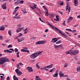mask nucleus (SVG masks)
I'll return each mask as SVG.
<instances>
[{
	"instance_id": "9",
	"label": "nucleus",
	"mask_w": 80,
	"mask_h": 80,
	"mask_svg": "<svg viewBox=\"0 0 80 80\" xmlns=\"http://www.w3.org/2000/svg\"><path fill=\"white\" fill-rule=\"evenodd\" d=\"M74 6L77 7L78 5V0H74Z\"/></svg>"
},
{
	"instance_id": "46",
	"label": "nucleus",
	"mask_w": 80,
	"mask_h": 80,
	"mask_svg": "<svg viewBox=\"0 0 80 80\" xmlns=\"http://www.w3.org/2000/svg\"><path fill=\"white\" fill-rule=\"evenodd\" d=\"M53 71V69H51V70L49 71V72H52Z\"/></svg>"
},
{
	"instance_id": "21",
	"label": "nucleus",
	"mask_w": 80,
	"mask_h": 80,
	"mask_svg": "<svg viewBox=\"0 0 80 80\" xmlns=\"http://www.w3.org/2000/svg\"><path fill=\"white\" fill-rule=\"evenodd\" d=\"M38 63L37 64H36V67L37 68L38 70H39V69H40V66H38Z\"/></svg>"
},
{
	"instance_id": "59",
	"label": "nucleus",
	"mask_w": 80,
	"mask_h": 80,
	"mask_svg": "<svg viewBox=\"0 0 80 80\" xmlns=\"http://www.w3.org/2000/svg\"><path fill=\"white\" fill-rule=\"evenodd\" d=\"M76 32V30H73L72 31V32H73L74 33H75V32Z\"/></svg>"
},
{
	"instance_id": "1",
	"label": "nucleus",
	"mask_w": 80,
	"mask_h": 80,
	"mask_svg": "<svg viewBox=\"0 0 80 80\" xmlns=\"http://www.w3.org/2000/svg\"><path fill=\"white\" fill-rule=\"evenodd\" d=\"M10 60L6 57L0 58V65H3L5 62H9Z\"/></svg>"
},
{
	"instance_id": "6",
	"label": "nucleus",
	"mask_w": 80,
	"mask_h": 80,
	"mask_svg": "<svg viewBox=\"0 0 80 80\" xmlns=\"http://www.w3.org/2000/svg\"><path fill=\"white\" fill-rule=\"evenodd\" d=\"M54 30H56V31L58 32L59 33L62 35L63 34V32H62V31H60L59 29H58V28H57L56 27H55V29H54Z\"/></svg>"
},
{
	"instance_id": "52",
	"label": "nucleus",
	"mask_w": 80,
	"mask_h": 80,
	"mask_svg": "<svg viewBox=\"0 0 80 80\" xmlns=\"http://www.w3.org/2000/svg\"><path fill=\"white\" fill-rule=\"evenodd\" d=\"M22 35H23V34L21 33H20L19 34V36L20 37H22Z\"/></svg>"
},
{
	"instance_id": "35",
	"label": "nucleus",
	"mask_w": 80,
	"mask_h": 80,
	"mask_svg": "<svg viewBox=\"0 0 80 80\" xmlns=\"http://www.w3.org/2000/svg\"><path fill=\"white\" fill-rule=\"evenodd\" d=\"M17 67L18 68V69H20V67L19 64H17Z\"/></svg>"
},
{
	"instance_id": "48",
	"label": "nucleus",
	"mask_w": 80,
	"mask_h": 80,
	"mask_svg": "<svg viewBox=\"0 0 80 80\" xmlns=\"http://www.w3.org/2000/svg\"><path fill=\"white\" fill-rule=\"evenodd\" d=\"M24 12V13H27V12H26V11L25 10H25L24 11H23Z\"/></svg>"
},
{
	"instance_id": "44",
	"label": "nucleus",
	"mask_w": 80,
	"mask_h": 80,
	"mask_svg": "<svg viewBox=\"0 0 80 80\" xmlns=\"http://www.w3.org/2000/svg\"><path fill=\"white\" fill-rule=\"evenodd\" d=\"M19 65H23V64H22V63L19 62V64H18Z\"/></svg>"
},
{
	"instance_id": "11",
	"label": "nucleus",
	"mask_w": 80,
	"mask_h": 80,
	"mask_svg": "<svg viewBox=\"0 0 80 80\" xmlns=\"http://www.w3.org/2000/svg\"><path fill=\"white\" fill-rule=\"evenodd\" d=\"M59 75L60 77H64V74L63 73L62 71L59 72Z\"/></svg>"
},
{
	"instance_id": "51",
	"label": "nucleus",
	"mask_w": 80,
	"mask_h": 80,
	"mask_svg": "<svg viewBox=\"0 0 80 80\" xmlns=\"http://www.w3.org/2000/svg\"><path fill=\"white\" fill-rule=\"evenodd\" d=\"M54 47L55 48H58V46L55 45H54Z\"/></svg>"
},
{
	"instance_id": "26",
	"label": "nucleus",
	"mask_w": 80,
	"mask_h": 80,
	"mask_svg": "<svg viewBox=\"0 0 80 80\" xmlns=\"http://www.w3.org/2000/svg\"><path fill=\"white\" fill-rule=\"evenodd\" d=\"M49 66V68H52L53 67V64H51L50 65L48 66Z\"/></svg>"
},
{
	"instance_id": "40",
	"label": "nucleus",
	"mask_w": 80,
	"mask_h": 80,
	"mask_svg": "<svg viewBox=\"0 0 80 80\" xmlns=\"http://www.w3.org/2000/svg\"><path fill=\"white\" fill-rule=\"evenodd\" d=\"M18 41L19 42V43H20V42H22L21 39H18Z\"/></svg>"
},
{
	"instance_id": "19",
	"label": "nucleus",
	"mask_w": 80,
	"mask_h": 80,
	"mask_svg": "<svg viewBox=\"0 0 80 80\" xmlns=\"http://www.w3.org/2000/svg\"><path fill=\"white\" fill-rule=\"evenodd\" d=\"M4 29H5V27H0V30H3V31H4Z\"/></svg>"
},
{
	"instance_id": "54",
	"label": "nucleus",
	"mask_w": 80,
	"mask_h": 80,
	"mask_svg": "<svg viewBox=\"0 0 80 80\" xmlns=\"http://www.w3.org/2000/svg\"><path fill=\"white\" fill-rule=\"evenodd\" d=\"M58 71H59V70H57L56 71V72H55V73H58Z\"/></svg>"
},
{
	"instance_id": "37",
	"label": "nucleus",
	"mask_w": 80,
	"mask_h": 80,
	"mask_svg": "<svg viewBox=\"0 0 80 80\" xmlns=\"http://www.w3.org/2000/svg\"><path fill=\"white\" fill-rule=\"evenodd\" d=\"M24 2V1H20V4L21 3V4H23Z\"/></svg>"
},
{
	"instance_id": "49",
	"label": "nucleus",
	"mask_w": 80,
	"mask_h": 80,
	"mask_svg": "<svg viewBox=\"0 0 80 80\" xmlns=\"http://www.w3.org/2000/svg\"><path fill=\"white\" fill-rule=\"evenodd\" d=\"M60 5H63V2H62L60 3Z\"/></svg>"
},
{
	"instance_id": "15",
	"label": "nucleus",
	"mask_w": 80,
	"mask_h": 80,
	"mask_svg": "<svg viewBox=\"0 0 80 80\" xmlns=\"http://www.w3.org/2000/svg\"><path fill=\"white\" fill-rule=\"evenodd\" d=\"M21 52H28V53L29 52V50H28L27 49H22L21 50Z\"/></svg>"
},
{
	"instance_id": "47",
	"label": "nucleus",
	"mask_w": 80,
	"mask_h": 80,
	"mask_svg": "<svg viewBox=\"0 0 80 80\" xmlns=\"http://www.w3.org/2000/svg\"><path fill=\"white\" fill-rule=\"evenodd\" d=\"M5 0H0V2H4Z\"/></svg>"
},
{
	"instance_id": "62",
	"label": "nucleus",
	"mask_w": 80,
	"mask_h": 80,
	"mask_svg": "<svg viewBox=\"0 0 80 80\" xmlns=\"http://www.w3.org/2000/svg\"><path fill=\"white\" fill-rule=\"evenodd\" d=\"M77 63L78 65H80V61H79V62H78Z\"/></svg>"
},
{
	"instance_id": "18",
	"label": "nucleus",
	"mask_w": 80,
	"mask_h": 80,
	"mask_svg": "<svg viewBox=\"0 0 80 80\" xmlns=\"http://www.w3.org/2000/svg\"><path fill=\"white\" fill-rule=\"evenodd\" d=\"M45 13L46 14H45V16L48 17V10H47V11H46Z\"/></svg>"
},
{
	"instance_id": "14",
	"label": "nucleus",
	"mask_w": 80,
	"mask_h": 80,
	"mask_svg": "<svg viewBox=\"0 0 80 80\" xmlns=\"http://www.w3.org/2000/svg\"><path fill=\"white\" fill-rule=\"evenodd\" d=\"M71 8H70V7H69L68 6H67V7L66 8V11H67V10H69L68 11V14H69V12H70V9Z\"/></svg>"
},
{
	"instance_id": "43",
	"label": "nucleus",
	"mask_w": 80,
	"mask_h": 80,
	"mask_svg": "<svg viewBox=\"0 0 80 80\" xmlns=\"http://www.w3.org/2000/svg\"><path fill=\"white\" fill-rule=\"evenodd\" d=\"M17 26L18 27H21V24H19L18 25H17Z\"/></svg>"
},
{
	"instance_id": "16",
	"label": "nucleus",
	"mask_w": 80,
	"mask_h": 80,
	"mask_svg": "<svg viewBox=\"0 0 80 80\" xmlns=\"http://www.w3.org/2000/svg\"><path fill=\"white\" fill-rule=\"evenodd\" d=\"M72 52V50H70L69 51H67L65 53L66 54H70V53H71Z\"/></svg>"
},
{
	"instance_id": "24",
	"label": "nucleus",
	"mask_w": 80,
	"mask_h": 80,
	"mask_svg": "<svg viewBox=\"0 0 80 80\" xmlns=\"http://www.w3.org/2000/svg\"><path fill=\"white\" fill-rule=\"evenodd\" d=\"M77 71L78 72H80V67H79L77 68Z\"/></svg>"
},
{
	"instance_id": "42",
	"label": "nucleus",
	"mask_w": 80,
	"mask_h": 80,
	"mask_svg": "<svg viewBox=\"0 0 80 80\" xmlns=\"http://www.w3.org/2000/svg\"><path fill=\"white\" fill-rule=\"evenodd\" d=\"M39 19L40 21H41L42 22H44L41 19V18H39Z\"/></svg>"
},
{
	"instance_id": "3",
	"label": "nucleus",
	"mask_w": 80,
	"mask_h": 80,
	"mask_svg": "<svg viewBox=\"0 0 80 80\" xmlns=\"http://www.w3.org/2000/svg\"><path fill=\"white\" fill-rule=\"evenodd\" d=\"M78 53V51L77 50H75L73 51H72L70 53V55H77Z\"/></svg>"
},
{
	"instance_id": "28",
	"label": "nucleus",
	"mask_w": 80,
	"mask_h": 80,
	"mask_svg": "<svg viewBox=\"0 0 80 80\" xmlns=\"http://www.w3.org/2000/svg\"><path fill=\"white\" fill-rule=\"evenodd\" d=\"M42 8L44 9V10H46V11H47V10H48V9L45 6H42Z\"/></svg>"
},
{
	"instance_id": "33",
	"label": "nucleus",
	"mask_w": 80,
	"mask_h": 80,
	"mask_svg": "<svg viewBox=\"0 0 80 80\" xmlns=\"http://www.w3.org/2000/svg\"><path fill=\"white\" fill-rule=\"evenodd\" d=\"M12 45L10 44L8 46V48H12Z\"/></svg>"
},
{
	"instance_id": "50",
	"label": "nucleus",
	"mask_w": 80,
	"mask_h": 80,
	"mask_svg": "<svg viewBox=\"0 0 80 80\" xmlns=\"http://www.w3.org/2000/svg\"><path fill=\"white\" fill-rule=\"evenodd\" d=\"M38 78H39V77L38 76H36V79H38Z\"/></svg>"
},
{
	"instance_id": "17",
	"label": "nucleus",
	"mask_w": 80,
	"mask_h": 80,
	"mask_svg": "<svg viewBox=\"0 0 80 80\" xmlns=\"http://www.w3.org/2000/svg\"><path fill=\"white\" fill-rule=\"evenodd\" d=\"M13 79L14 80H18V78L16 77V76L15 75H14L13 77Z\"/></svg>"
},
{
	"instance_id": "45",
	"label": "nucleus",
	"mask_w": 80,
	"mask_h": 80,
	"mask_svg": "<svg viewBox=\"0 0 80 80\" xmlns=\"http://www.w3.org/2000/svg\"><path fill=\"white\" fill-rule=\"evenodd\" d=\"M7 80H10V77H8L6 78Z\"/></svg>"
},
{
	"instance_id": "13",
	"label": "nucleus",
	"mask_w": 80,
	"mask_h": 80,
	"mask_svg": "<svg viewBox=\"0 0 80 80\" xmlns=\"http://www.w3.org/2000/svg\"><path fill=\"white\" fill-rule=\"evenodd\" d=\"M23 28H20L18 29L17 30V32L18 33V32H21V31H22V29H23Z\"/></svg>"
},
{
	"instance_id": "30",
	"label": "nucleus",
	"mask_w": 80,
	"mask_h": 80,
	"mask_svg": "<svg viewBox=\"0 0 80 80\" xmlns=\"http://www.w3.org/2000/svg\"><path fill=\"white\" fill-rule=\"evenodd\" d=\"M20 53L19 52H18L17 53V57H20V56H19V53Z\"/></svg>"
},
{
	"instance_id": "53",
	"label": "nucleus",
	"mask_w": 80,
	"mask_h": 80,
	"mask_svg": "<svg viewBox=\"0 0 80 80\" xmlns=\"http://www.w3.org/2000/svg\"><path fill=\"white\" fill-rule=\"evenodd\" d=\"M44 67V68H49V67L48 66L46 67Z\"/></svg>"
},
{
	"instance_id": "22",
	"label": "nucleus",
	"mask_w": 80,
	"mask_h": 80,
	"mask_svg": "<svg viewBox=\"0 0 80 80\" xmlns=\"http://www.w3.org/2000/svg\"><path fill=\"white\" fill-rule=\"evenodd\" d=\"M58 77V73H55L53 75V77Z\"/></svg>"
},
{
	"instance_id": "61",
	"label": "nucleus",
	"mask_w": 80,
	"mask_h": 80,
	"mask_svg": "<svg viewBox=\"0 0 80 80\" xmlns=\"http://www.w3.org/2000/svg\"><path fill=\"white\" fill-rule=\"evenodd\" d=\"M19 8V7H17L15 8V9H16V10H17L18 9V8Z\"/></svg>"
},
{
	"instance_id": "5",
	"label": "nucleus",
	"mask_w": 80,
	"mask_h": 80,
	"mask_svg": "<svg viewBox=\"0 0 80 80\" xmlns=\"http://www.w3.org/2000/svg\"><path fill=\"white\" fill-rule=\"evenodd\" d=\"M15 72H16V73L18 76H19V75H22V72H21V71H20L18 69H16Z\"/></svg>"
},
{
	"instance_id": "2",
	"label": "nucleus",
	"mask_w": 80,
	"mask_h": 80,
	"mask_svg": "<svg viewBox=\"0 0 80 80\" xmlns=\"http://www.w3.org/2000/svg\"><path fill=\"white\" fill-rule=\"evenodd\" d=\"M43 51H41L39 52H36L34 53H33L31 55L30 57L32 59L35 58H36L37 56H38V55H42L41 53Z\"/></svg>"
},
{
	"instance_id": "63",
	"label": "nucleus",
	"mask_w": 80,
	"mask_h": 80,
	"mask_svg": "<svg viewBox=\"0 0 80 80\" xmlns=\"http://www.w3.org/2000/svg\"><path fill=\"white\" fill-rule=\"evenodd\" d=\"M78 18H80V15L78 16L77 17Z\"/></svg>"
},
{
	"instance_id": "41",
	"label": "nucleus",
	"mask_w": 80,
	"mask_h": 80,
	"mask_svg": "<svg viewBox=\"0 0 80 80\" xmlns=\"http://www.w3.org/2000/svg\"><path fill=\"white\" fill-rule=\"evenodd\" d=\"M62 24V25H64L65 26V21H64Z\"/></svg>"
},
{
	"instance_id": "34",
	"label": "nucleus",
	"mask_w": 80,
	"mask_h": 80,
	"mask_svg": "<svg viewBox=\"0 0 80 80\" xmlns=\"http://www.w3.org/2000/svg\"><path fill=\"white\" fill-rule=\"evenodd\" d=\"M9 50H4V52L6 53L7 52V53H8Z\"/></svg>"
},
{
	"instance_id": "27",
	"label": "nucleus",
	"mask_w": 80,
	"mask_h": 80,
	"mask_svg": "<svg viewBox=\"0 0 80 80\" xmlns=\"http://www.w3.org/2000/svg\"><path fill=\"white\" fill-rule=\"evenodd\" d=\"M62 41L60 40L58 41V42H56V44H59V43H61Z\"/></svg>"
},
{
	"instance_id": "25",
	"label": "nucleus",
	"mask_w": 80,
	"mask_h": 80,
	"mask_svg": "<svg viewBox=\"0 0 80 80\" xmlns=\"http://www.w3.org/2000/svg\"><path fill=\"white\" fill-rule=\"evenodd\" d=\"M29 72H33V69H32V68L31 67L29 69Z\"/></svg>"
},
{
	"instance_id": "12",
	"label": "nucleus",
	"mask_w": 80,
	"mask_h": 80,
	"mask_svg": "<svg viewBox=\"0 0 80 80\" xmlns=\"http://www.w3.org/2000/svg\"><path fill=\"white\" fill-rule=\"evenodd\" d=\"M47 23H48V25L50 26L52 28H53V29H54V30L55 29V27L53 26L52 25L50 24V23L48 22H47Z\"/></svg>"
},
{
	"instance_id": "55",
	"label": "nucleus",
	"mask_w": 80,
	"mask_h": 80,
	"mask_svg": "<svg viewBox=\"0 0 80 80\" xmlns=\"http://www.w3.org/2000/svg\"><path fill=\"white\" fill-rule=\"evenodd\" d=\"M9 50H12V52H14V50L13 49H10Z\"/></svg>"
},
{
	"instance_id": "58",
	"label": "nucleus",
	"mask_w": 80,
	"mask_h": 80,
	"mask_svg": "<svg viewBox=\"0 0 80 80\" xmlns=\"http://www.w3.org/2000/svg\"><path fill=\"white\" fill-rule=\"evenodd\" d=\"M67 66H68V65L67 64H66L64 65V67H67Z\"/></svg>"
},
{
	"instance_id": "4",
	"label": "nucleus",
	"mask_w": 80,
	"mask_h": 80,
	"mask_svg": "<svg viewBox=\"0 0 80 80\" xmlns=\"http://www.w3.org/2000/svg\"><path fill=\"white\" fill-rule=\"evenodd\" d=\"M45 43H46V41H40L37 42L36 44V45H40L41 44H44Z\"/></svg>"
},
{
	"instance_id": "7",
	"label": "nucleus",
	"mask_w": 80,
	"mask_h": 80,
	"mask_svg": "<svg viewBox=\"0 0 80 80\" xmlns=\"http://www.w3.org/2000/svg\"><path fill=\"white\" fill-rule=\"evenodd\" d=\"M72 20H73V18L72 17H70L67 20L68 23H69L71 22Z\"/></svg>"
},
{
	"instance_id": "23",
	"label": "nucleus",
	"mask_w": 80,
	"mask_h": 80,
	"mask_svg": "<svg viewBox=\"0 0 80 80\" xmlns=\"http://www.w3.org/2000/svg\"><path fill=\"white\" fill-rule=\"evenodd\" d=\"M16 4H20V1L19 0H18L16 2H15Z\"/></svg>"
},
{
	"instance_id": "36",
	"label": "nucleus",
	"mask_w": 80,
	"mask_h": 80,
	"mask_svg": "<svg viewBox=\"0 0 80 80\" xmlns=\"http://www.w3.org/2000/svg\"><path fill=\"white\" fill-rule=\"evenodd\" d=\"M62 35L63 36H64V37H66V38H67V35H65V34H64L63 33V34H62Z\"/></svg>"
},
{
	"instance_id": "60",
	"label": "nucleus",
	"mask_w": 80,
	"mask_h": 80,
	"mask_svg": "<svg viewBox=\"0 0 80 80\" xmlns=\"http://www.w3.org/2000/svg\"><path fill=\"white\" fill-rule=\"evenodd\" d=\"M0 40H2V39H3V37H2V36H0Z\"/></svg>"
},
{
	"instance_id": "56",
	"label": "nucleus",
	"mask_w": 80,
	"mask_h": 80,
	"mask_svg": "<svg viewBox=\"0 0 80 80\" xmlns=\"http://www.w3.org/2000/svg\"><path fill=\"white\" fill-rule=\"evenodd\" d=\"M48 31V29H47L45 31V32H47Z\"/></svg>"
},
{
	"instance_id": "57",
	"label": "nucleus",
	"mask_w": 80,
	"mask_h": 80,
	"mask_svg": "<svg viewBox=\"0 0 80 80\" xmlns=\"http://www.w3.org/2000/svg\"><path fill=\"white\" fill-rule=\"evenodd\" d=\"M61 46H62V45L61 44L60 45L58 46V47H61Z\"/></svg>"
},
{
	"instance_id": "31",
	"label": "nucleus",
	"mask_w": 80,
	"mask_h": 80,
	"mask_svg": "<svg viewBox=\"0 0 80 80\" xmlns=\"http://www.w3.org/2000/svg\"><path fill=\"white\" fill-rule=\"evenodd\" d=\"M66 30H67V31H69V32H72V30L70 29H66Z\"/></svg>"
},
{
	"instance_id": "64",
	"label": "nucleus",
	"mask_w": 80,
	"mask_h": 80,
	"mask_svg": "<svg viewBox=\"0 0 80 80\" xmlns=\"http://www.w3.org/2000/svg\"><path fill=\"white\" fill-rule=\"evenodd\" d=\"M31 8L32 9H33V10L35 9V8L33 7H31Z\"/></svg>"
},
{
	"instance_id": "20",
	"label": "nucleus",
	"mask_w": 80,
	"mask_h": 80,
	"mask_svg": "<svg viewBox=\"0 0 80 80\" xmlns=\"http://www.w3.org/2000/svg\"><path fill=\"white\" fill-rule=\"evenodd\" d=\"M13 18H16L17 19H20V17L19 16H14L13 17Z\"/></svg>"
},
{
	"instance_id": "8",
	"label": "nucleus",
	"mask_w": 80,
	"mask_h": 80,
	"mask_svg": "<svg viewBox=\"0 0 80 80\" xmlns=\"http://www.w3.org/2000/svg\"><path fill=\"white\" fill-rule=\"evenodd\" d=\"M57 39V38H52V40L51 41V42H52V43H55L56 42H57L58 40Z\"/></svg>"
},
{
	"instance_id": "10",
	"label": "nucleus",
	"mask_w": 80,
	"mask_h": 80,
	"mask_svg": "<svg viewBox=\"0 0 80 80\" xmlns=\"http://www.w3.org/2000/svg\"><path fill=\"white\" fill-rule=\"evenodd\" d=\"M2 7L3 9H4V10L7 9V7H6V3L2 4Z\"/></svg>"
},
{
	"instance_id": "38",
	"label": "nucleus",
	"mask_w": 80,
	"mask_h": 80,
	"mask_svg": "<svg viewBox=\"0 0 80 80\" xmlns=\"http://www.w3.org/2000/svg\"><path fill=\"white\" fill-rule=\"evenodd\" d=\"M24 40H25V38H22L21 39V41H23Z\"/></svg>"
},
{
	"instance_id": "39",
	"label": "nucleus",
	"mask_w": 80,
	"mask_h": 80,
	"mask_svg": "<svg viewBox=\"0 0 80 80\" xmlns=\"http://www.w3.org/2000/svg\"><path fill=\"white\" fill-rule=\"evenodd\" d=\"M30 68L29 67H28L26 68V69H27V70L29 71V70H30Z\"/></svg>"
},
{
	"instance_id": "32",
	"label": "nucleus",
	"mask_w": 80,
	"mask_h": 80,
	"mask_svg": "<svg viewBox=\"0 0 80 80\" xmlns=\"http://www.w3.org/2000/svg\"><path fill=\"white\" fill-rule=\"evenodd\" d=\"M14 50L15 51V52H18V49L17 48H15L14 49Z\"/></svg>"
},
{
	"instance_id": "29",
	"label": "nucleus",
	"mask_w": 80,
	"mask_h": 80,
	"mask_svg": "<svg viewBox=\"0 0 80 80\" xmlns=\"http://www.w3.org/2000/svg\"><path fill=\"white\" fill-rule=\"evenodd\" d=\"M8 33L10 36L12 35V34H11V31H8Z\"/></svg>"
}]
</instances>
